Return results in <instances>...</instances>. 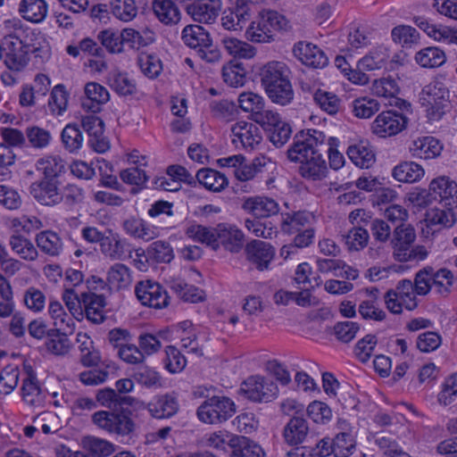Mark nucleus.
<instances>
[{
  "mask_svg": "<svg viewBox=\"0 0 457 457\" xmlns=\"http://www.w3.org/2000/svg\"><path fill=\"white\" fill-rule=\"evenodd\" d=\"M37 170L43 179H56L65 170V162L57 155L45 156L37 162Z\"/></svg>",
  "mask_w": 457,
  "mask_h": 457,
  "instance_id": "nucleus-39",
  "label": "nucleus"
},
{
  "mask_svg": "<svg viewBox=\"0 0 457 457\" xmlns=\"http://www.w3.org/2000/svg\"><path fill=\"white\" fill-rule=\"evenodd\" d=\"M265 166L266 157L259 156L254 158L252 162L248 164L241 162V164L232 171L239 181H248L253 179L259 174H262Z\"/></svg>",
  "mask_w": 457,
  "mask_h": 457,
  "instance_id": "nucleus-42",
  "label": "nucleus"
},
{
  "mask_svg": "<svg viewBox=\"0 0 457 457\" xmlns=\"http://www.w3.org/2000/svg\"><path fill=\"white\" fill-rule=\"evenodd\" d=\"M61 328H52L46 340V349L53 354L64 355L71 347L70 340L65 333L60 332Z\"/></svg>",
  "mask_w": 457,
  "mask_h": 457,
  "instance_id": "nucleus-47",
  "label": "nucleus"
},
{
  "mask_svg": "<svg viewBox=\"0 0 457 457\" xmlns=\"http://www.w3.org/2000/svg\"><path fill=\"white\" fill-rule=\"evenodd\" d=\"M420 103L431 120H439L450 107V92L444 82L434 79L420 93Z\"/></svg>",
  "mask_w": 457,
  "mask_h": 457,
  "instance_id": "nucleus-4",
  "label": "nucleus"
},
{
  "mask_svg": "<svg viewBox=\"0 0 457 457\" xmlns=\"http://www.w3.org/2000/svg\"><path fill=\"white\" fill-rule=\"evenodd\" d=\"M179 408V401L172 395L155 396L146 405L152 417L156 419H168L175 415Z\"/></svg>",
  "mask_w": 457,
  "mask_h": 457,
  "instance_id": "nucleus-21",
  "label": "nucleus"
},
{
  "mask_svg": "<svg viewBox=\"0 0 457 457\" xmlns=\"http://www.w3.org/2000/svg\"><path fill=\"white\" fill-rule=\"evenodd\" d=\"M148 258L156 262L169 263L174 258L173 249L166 241H154L146 249Z\"/></svg>",
  "mask_w": 457,
  "mask_h": 457,
  "instance_id": "nucleus-58",
  "label": "nucleus"
},
{
  "mask_svg": "<svg viewBox=\"0 0 457 457\" xmlns=\"http://www.w3.org/2000/svg\"><path fill=\"white\" fill-rule=\"evenodd\" d=\"M98 404L114 411L122 410L123 406H130L133 398L118 394L115 389L104 387L99 389L96 395Z\"/></svg>",
  "mask_w": 457,
  "mask_h": 457,
  "instance_id": "nucleus-31",
  "label": "nucleus"
},
{
  "mask_svg": "<svg viewBox=\"0 0 457 457\" xmlns=\"http://www.w3.org/2000/svg\"><path fill=\"white\" fill-rule=\"evenodd\" d=\"M407 124V118L395 111L382 112L372 123V131L380 137H391L401 132Z\"/></svg>",
  "mask_w": 457,
  "mask_h": 457,
  "instance_id": "nucleus-10",
  "label": "nucleus"
},
{
  "mask_svg": "<svg viewBox=\"0 0 457 457\" xmlns=\"http://www.w3.org/2000/svg\"><path fill=\"white\" fill-rule=\"evenodd\" d=\"M416 239L415 229L409 224H398L393 230L390 245L393 247V254L398 262H408L410 253L408 249L411 247Z\"/></svg>",
  "mask_w": 457,
  "mask_h": 457,
  "instance_id": "nucleus-11",
  "label": "nucleus"
},
{
  "mask_svg": "<svg viewBox=\"0 0 457 457\" xmlns=\"http://www.w3.org/2000/svg\"><path fill=\"white\" fill-rule=\"evenodd\" d=\"M123 46L128 44L133 49H140L155 40L154 33L148 29L136 30L132 28H126L121 30Z\"/></svg>",
  "mask_w": 457,
  "mask_h": 457,
  "instance_id": "nucleus-37",
  "label": "nucleus"
},
{
  "mask_svg": "<svg viewBox=\"0 0 457 457\" xmlns=\"http://www.w3.org/2000/svg\"><path fill=\"white\" fill-rule=\"evenodd\" d=\"M21 391L22 398L28 404L32 406H39L43 404L45 395L37 378L34 375L29 374L23 380Z\"/></svg>",
  "mask_w": 457,
  "mask_h": 457,
  "instance_id": "nucleus-40",
  "label": "nucleus"
},
{
  "mask_svg": "<svg viewBox=\"0 0 457 457\" xmlns=\"http://www.w3.org/2000/svg\"><path fill=\"white\" fill-rule=\"evenodd\" d=\"M308 421L303 416H293L283 428V438L288 445L303 444L310 436Z\"/></svg>",
  "mask_w": 457,
  "mask_h": 457,
  "instance_id": "nucleus-17",
  "label": "nucleus"
},
{
  "mask_svg": "<svg viewBox=\"0 0 457 457\" xmlns=\"http://www.w3.org/2000/svg\"><path fill=\"white\" fill-rule=\"evenodd\" d=\"M181 38L186 46L197 52L199 48L209 46L212 38L209 33L199 25H187L182 30Z\"/></svg>",
  "mask_w": 457,
  "mask_h": 457,
  "instance_id": "nucleus-33",
  "label": "nucleus"
},
{
  "mask_svg": "<svg viewBox=\"0 0 457 457\" xmlns=\"http://www.w3.org/2000/svg\"><path fill=\"white\" fill-rule=\"evenodd\" d=\"M239 393L252 402L268 403L277 397L278 388L273 381L255 375L250 376L241 384Z\"/></svg>",
  "mask_w": 457,
  "mask_h": 457,
  "instance_id": "nucleus-8",
  "label": "nucleus"
},
{
  "mask_svg": "<svg viewBox=\"0 0 457 457\" xmlns=\"http://www.w3.org/2000/svg\"><path fill=\"white\" fill-rule=\"evenodd\" d=\"M242 209L254 216V218L262 219L275 215L278 212L279 207L278 203L272 198L265 196H253L246 198Z\"/></svg>",
  "mask_w": 457,
  "mask_h": 457,
  "instance_id": "nucleus-19",
  "label": "nucleus"
},
{
  "mask_svg": "<svg viewBox=\"0 0 457 457\" xmlns=\"http://www.w3.org/2000/svg\"><path fill=\"white\" fill-rule=\"evenodd\" d=\"M294 55L306 66L312 68H323L328 59L325 53L316 45L309 42H298L293 48Z\"/></svg>",
  "mask_w": 457,
  "mask_h": 457,
  "instance_id": "nucleus-15",
  "label": "nucleus"
},
{
  "mask_svg": "<svg viewBox=\"0 0 457 457\" xmlns=\"http://www.w3.org/2000/svg\"><path fill=\"white\" fill-rule=\"evenodd\" d=\"M69 94L62 84H58L51 91L48 107L54 115H62L67 109Z\"/></svg>",
  "mask_w": 457,
  "mask_h": 457,
  "instance_id": "nucleus-61",
  "label": "nucleus"
},
{
  "mask_svg": "<svg viewBox=\"0 0 457 457\" xmlns=\"http://www.w3.org/2000/svg\"><path fill=\"white\" fill-rule=\"evenodd\" d=\"M311 214L307 212H296L292 214L287 213L281 223V229L287 234H294L301 231L310 223Z\"/></svg>",
  "mask_w": 457,
  "mask_h": 457,
  "instance_id": "nucleus-52",
  "label": "nucleus"
},
{
  "mask_svg": "<svg viewBox=\"0 0 457 457\" xmlns=\"http://www.w3.org/2000/svg\"><path fill=\"white\" fill-rule=\"evenodd\" d=\"M170 288L185 301L191 303L203 301V291L182 279H173L170 282Z\"/></svg>",
  "mask_w": 457,
  "mask_h": 457,
  "instance_id": "nucleus-59",
  "label": "nucleus"
},
{
  "mask_svg": "<svg viewBox=\"0 0 457 457\" xmlns=\"http://www.w3.org/2000/svg\"><path fill=\"white\" fill-rule=\"evenodd\" d=\"M293 244L286 245L280 249V256L287 259L290 255L297 253L298 248L309 246L313 242L315 231L313 228H305L296 232Z\"/></svg>",
  "mask_w": 457,
  "mask_h": 457,
  "instance_id": "nucleus-46",
  "label": "nucleus"
},
{
  "mask_svg": "<svg viewBox=\"0 0 457 457\" xmlns=\"http://www.w3.org/2000/svg\"><path fill=\"white\" fill-rule=\"evenodd\" d=\"M245 252L247 259L256 266L259 270L268 269L274 257V248L266 242L253 240L246 245Z\"/></svg>",
  "mask_w": 457,
  "mask_h": 457,
  "instance_id": "nucleus-18",
  "label": "nucleus"
},
{
  "mask_svg": "<svg viewBox=\"0 0 457 457\" xmlns=\"http://www.w3.org/2000/svg\"><path fill=\"white\" fill-rule=\"evenodd\" d=\"M111 12L122 21H130L137 14L135 0H111Z\"/></svg>",
  "mask_w": 457,
  "mask_h": 457,
  "instance_id": "nucleus-53",
  "label": "nucleus"
},
{
  "mask_svg": "<svg viewBox=\"0 0 457 457\" xmlns=\"http://www.w3.org/2000/svg\"><path fill=\"white\" fill-rule=\"evenodd\" d=\"M4 35L2 38L4 63L12 71H21L29 62V54L38 56L40 47L36 46V33L19 18L4 21Z\"/></svg>",
  "mask_w": 457,
  "mask_h": 457,
  "instance_id": "nucleus-2",
  "label": "nucleus"
},
{
  "mask_svg": "<svg viewBox=\"0 0 457 457\" xmlns=\"http://www.w3.org/2000/svg\"><path fill=\"white\" fill-rule=\"evenodd\" d=\"M100 250L104 255L113 261L131 258L132 253L131 245L118 235L106 237L100 245Z\"/></svg>",
  "mask_w": 457,
  "mask_h": 457,
  "instance_id": "nucleus-23",
  "label": "nucleus"
},
{
  "mask_svg": "<svg viewBox=\"0 0 457 457\" xmlns=\"http://www.w3.org/2000/svg\"><path fill=\"white\" fill-rule=\"evenodd\" d=\"M287 27V20L284 15L276 11L263 10L248 27L246 36L252 42H270L273 39L274 31L286 29Z\"/></svg>",
  "mask_w": 457,
  "mask_h": 457,
  "instance_id": "nucleus-5",
  "label": "nucleus"
},
{
  "mask_svg": "<svg viewBox=\"0 0 457 457\" xmlns=\"http://www.w3.org/2000/svg\"><path fill=\"white\" fill-rule=\"evenodd\" d=\"M245 69L242 62H230L222 69V77L226 84L230 87H242L245 83Z\"/></svg>",
  "mask_w": 457,
  "mask_h": 457,
  "instance_id": "nucleus-49",
  "label": "nucleus"
},
{
  "mask_svg": "<svg viewBox=\"0 0 457 457\" xmlns=\"http://www.w3.org/2000/svg\"><path fill=\"white\" fill-rule=\"evenodd\" d=\"M81 127L88 135L90 146L97 153L106 152L110 145L105 138L104 123L101 118L94 114L83 116Z\"/></svg>",
  "mask_w": 457,
  "mask_h": 457,
  "instance_id": "nucleus-12",
  "label": "nucleus"
},
{
  "mask_svg": "<svg viewBox=\"0 0 457 457\" xmlns=\"http://www.w3.org/2000/svg\"><path fill=\"white\" fill-rule=\"evenodd\" d=\"M237 411L234 401L223 395L205 399L197 408L198 420L205 424L217 425L229 420Z\"/></svg>",
  "mask_w": 457,
  "mask_h": 457,
  "instance_id": "nucleus-6",
  "label": "nucleus"
},
{
  "mask_svg": "<svg viewBox=\"0 0 457 457\" xmlns=\"http://www.w3.org/2000/svg\"><path fill=\"white\" fill-rule=\"evenodd\" d=\"M313 100L321 110L331 115L336 114L340 108L341 100L332 92L318 89L313 95Z\"/></svg>",
  "mask_w": 457,
  "mask_h": 457,
  "instance_id": "nucleus-63",
  "label": "nucleus"
},
{
  "mask_svg": "<svg viewBox=\"0 0 457 457\" xmlns=\"http://www.w3.org/2000/svg\"><path fill=\"white\" fill-rule=\"evenodd\" d=\"M238 103L244 112H250L251 120H253L265 107L263 97L253 92L241 93Z\"/></svg>",
  "mask_w": 457,
  "mask_h": 457,
  "instance_id": "nucleus-50",
  "label": "nucleus"
},
{
  "mask_svg": "<svg viewBox=\"0 0 457 457\" xmlns=\"http://www.w3.org/2000/svg\"><path fill=\"white\" fill-rule=\"evenodd\" d=\"M18 12L24 20L40 23L47 15L48 4L45 0H21Z\"/></svg>",
  "mask_w": 457,
  "mask_h": 457,
  "instance_id": "nucleus-30",
  "label": "nucleus"
},
{
  "mask_svg": "<svg viewBox=\"0 0 457 457\" xmlns=\"http://www.w3.org/2000/svg\"><path fill=\"white\" fill-rule=\"evenodd\" d=\"M137 298L143 305L155 309L167 307L170 297L167 291L157 282L141 281L135 287Z\"/></svg>",
  "mask_w": 457,
  "mask_h": 457,
  "instance_id": "nucleus-9",
  "label": "nucleus"
},
{
  "mask_svg": "<svg viewBox=\"0 0 457 457\" xmlns=\"http://www.w3.org/2000/svg\"><path fill=\"white\" fill-rule=\"evenodd\" d=\"M416 62L424 68H436L445 62L446 57L438 47H426L416 54Z\"/></svg>",
  "mask_w": 457,
  "mask_h": 457,
  "instance_id": "nucleus-45",
  "label": "nucleus"
},
{
  "mask_svg": "<svg viewBox=\"0 0 457 457\" xmlns=\"http://www.w3.org/2000/svg\"><path fill=\"white\" fill-rule=\"evenodd\" d=\"M124 231L130 237L144 241H150L157 237L156 228L137 217H129L122 223Z\"/></svg>",
  "mask_w": 457,
  "mask_h": 457,
  "instance_id": "nucleus-28",
  "label": "nucleus"
},
{
  "mask_svg": "<svg viewBox=\"0 0 457 457\" xmlns=\"http://www.w3.org/2000/svg\"><path fill=\"white\" fill-rule=\"evenodd\" d=\"M31 195L41 204L54 206L61 203L56 179H42L29 187Z\"/></svg>",
  "mask_w": 457,
  "mask_h": 457,
  "instance_id": "nucleus-14",
  "label": "nucleus"
},
{
  "mask_svg": "<svg viewBox=\"0 0 457 457\" xmlns=\"http://www.w3.org/2000/svg\"><path fill=\"white\" fill-rule=\"evenodd\" d=\"M196 179L206 189L213 192L223 190L228 184L224 174L210 168L199 170L196 173Z\"/></svg>",
  "mask_w": 457,
  "mask_h": 457,
  "instance_id": "nucleus-35",
  "label": "nucleus"
},
{
  "mask_svg": "<svg viewBox=\"0 0 457 457\" xmlns=\"http://www.w3.org/2000/svg\"><path fill=\"white\" fill-rule=\"evenodd\" d=\"M132 281L130 270L122 263H115L107 273L108 286L121 288L129 286Z\"/></svg>",
  "mask_w": 457,
  "mask_h": 457,
  "instance_id": "nucleus-54",
  "label": "nucleus"
},
{
  "mask_svg": "<svg viewBox=\"0 0 457 457\" xmlns=\"http://www.w3.org/2000/svg\"><path fill=\"white\" fill-rule=\"evenodd\" d=\"M83 314L92 323L100 324L104 321V309L106 305L105 297L93 292L82 293Z\"/></svg>",
  "mask_w": 457,
  "mask_h": 457,
  "instance_id": "nucleus-20",
  "label": "nucleus"
},
{
  "mask_svg": "<svg viewBox=\"0 0 457 457\" xmlns=\"http://www.w3.org/2000/svg\"><path fill=\"white\" fill-rule=\"evenodd\" d=\"M86 98L82 100L81 106L84 110L96 113L101 111L102 105L110 99L108 90L96 82H88L85 86Z\"/></svg>",
  "mask_w": 457,
  "mask_h": 457,
  "instance_id": "nucleus-22",
  "label": "nucleus"
},
{
  "mask_svg": "<svg viewBox=\"0 0 457 457\" xmlns=\"http://www.w3.org/2000/svg\"><path fill=\"white\" fill-rule=\"evenodd\" d=\"M429 191L435 198L437 196L445 201V206H457V183L448 177L434 179L429 185Z\"/></svg>",
  "mask_w": 457,
  "mask_h": 457,
  "instance_id": "nucleus-26",
  "label": "nucleus"
},
{
  "mask_svg": "<svg viewBox=\"0 0 457 457\" xmlns=\"http://www.w3.org/2000/svg\"><path fill=\"white\" fill-rule=\"evenodd\" d=\"M454 206H447L444 209H431L426 214V221L428 226L441 225L445 228H451L456 222V217L453 211Z\"/></svg>",
  "mask_w": 457,
  "mask_h": 457,
  "instance_id": "nucleus-57",
  "label": "nucleus"
},
{
  "mask_svg": "<svg viewBox=\"0 0 457 457\" xmlns=\"http://www.w3.org/2000/svg\"><path fill=\"white\" fill-rule=\"evenodd\" d=\"M333 444L335 457H349L356 447L353 436L346 431L338 433L333 439Z\"/></svg>",
  "mask_w": 457,
  "mask_h": 457,
  "instance_id": "nucleus-62",
  "label": "nucleus"
},
{
  "mask_svg": "<svg viewBox=\"0 0 457 457\" xmlns=\"http://www.w3.org/2000/svg\"><path fill=\"white\" fill-rule=\"evenodd\" d=\"M326 150L325 134L309 129L296 133L287 154L290 162L300 163L299 173L303 178L315 181L327 176Z\"/></svg>",
  "mask_w": 457,
  "mask_h": 457,
  "instance_id": "nucleus-1",
  "label": "nucleus"
},
{
  "mask_svg": "<svg viewBox=\"0 0 457 457\" xmlns=\"http://www.w3.org/2000/svg\"><path fill=\"white\" fill-rule=\"evenodd\" d=\"M287 68L280 62H270L260 69L259 78L269 98L275 104L287 105L294 99V90Z\"/></svg>",
  "mask_w": 457,
  "mask_h": 457,
  "instance_id": "nucleus-3",
  "label": "nucleus"
},
{
  "mask_svg": "<svg viewBox=\"0 0 457 457\" xmlns=\"http://www.w3.org/2000/svg\"><path fill=\"white\" fill-rule=\"evenodd\" d=\"M215 228H210L200 224H191L186 228L185 234L195 241L206 244L213 250H217L215 243Z\"/></svg>",
  "mask_w": 457,
  "mask_h": 457,
  "instance_id": "nucleus-48",
  "label": "nucleus"
},
{
  "mask_svg": "<svg viewBox=\"0 0 457 457\" xmlns=\"http://www.w3.org/2000/svg\"><path fill=\"white\" fill-rule=\"evenodd\" d=\"M221 0H194L187 5V13L195 21L211 24L219 16Z\"/></svg>",
  "mask_w": 457,
  "mask_h": 457,
  "instance_id": "nucleus-13",
  "label": "nucleus"
},
{
  "mask_svg": "<svg viewBox=\"0 0 457 457\" xmlns=\"http://www.w3.org/2000/svg\"><path fill=\"white\" fill-rule=\"evenodd\" d=\"M215 243L217 249L222 245L232 253L238 252L244 244V234L236 226L229 224H219L216 227Z\"/></svg>",
  "mask_w": 457,
  "mask_h": 457,
  "instance_id": "nucleus-16",
  "label": "nucleus"
},
{
  "mask_svg": "<svg viewBox=\"0 0 457 457\" xmlns=\"http://www.w3.org/2000/svg\"><path fill=\"white\" fill-rule=\"evenodd\" d=\"M97 39L110 54H120L123 52V40L121 31L107 29L97 34Z\"/></svg>",
  "mask_w": 457,
  "mask_h": 457,
  "instance_id": "nucleus-51",
  "label": "nucleus"
},
{
  "mask_svg": "<svg viewBox=\"0 0 457 457\" xmlns=\"http://www.w3.org/2000/svg\"><path fill=\"white\" fill-rule=\"evenodd\" d=\"M392 175L399 182L414 183L424 177L425 170L414 162H403L393 169Z\"/></svg>",
  "mask_w": 457,
  "mask_h": 457,
  "instance_id": "nucleus-34",
  "label": "nucleus"
},
{
  "mask_svg": "<svg viewBox=\"0 0 457 457\" xmlns=\"http://www.w3.org/2000/svg\"><path fill=\"white\" fill-rule=\"evenodd\" d=\"M233 143H240L244 148L253 149L262 140L259 129L253 123L239 121L232 126Z\"/></svg>",
  "mask_w": 457,
  "mask_h": 457,
  "instance_id": "nucleus-24",
  "label": "nucleus"
},
{
  "mask_svg": "<svg viewBox=\"0 0 457 457\" xmlns=\"http://www.w3.org/2000/svg\"><path fill=\"white\" fill-rule=\"evenodd\" d=\"M82 445L95 457H107L114 452V446L112 443L95 436L84 437Z\"/></svg>",
  "mask_w": 457,
  "mask_h": 457,
  "instance_id": "nucleus-55",
  "label": "nucleus"
},
{
  "mask_svg": "<svg viewBox=\"0 0 457 457\" xmlns=\"http://www.w3.org/2000/svg\"><path fill=\"white\" fill-rule=\"evenodd\" d=\"M9 244L11 248L22 259L34 261L37 257V251L31 241L20 235H12Z\"/></svg>",
  "mask_w": 457,
  "mask_h": 457,
  "instance_id": "nucleus-56",
  "label": "nucleus"
},
{
  "mask_svg": "<svg viewBox=\"0 0 457 457\" xmlns=\"http://www.w3.org/2000/svg\"><path fill=\"white\" fill-rule=\"evenodd\" d=\"M38 248L49 256H58L63 247L62 240L56 232L45 230L37 235Z\"/></svg>",
  "mask_w": 457,
  "mask_h": 457,
  "instance_id": "nucleus-38",
  "label": "nucleus"
},
{
  "mask_svg": "<svg viewBox=\"0 0 457 457\" xmlns=\"http://www.w3.org/2000/svg\"><path fill=\"white\" fill-rule=\"evenodd\" d=\"M131 158H134V155H131ZM145 159V156H142L141 160L136 161L132 159V162L137 163V166L122 170L120 172V178L124 183L137 187L136 188H132L133 194H137L142 188H144L148 180V176L145 171L139 167L146 164V162H144Z\"/></svg>",
  "mask_w": 457,
  "mask_h": 457,
  "instance_id": "nucleus-32",
  "label": "nucleus"
},
{
  "mask_svg": "<svg viewBox=\"0 0 457 457\" xmlns=\"http://www.w3.org/2000/svg\"><path fill=\"white\" fill-rule=\"evenodd\" d=\"M61 140L63 147L69 153H77L82 147L84 141L79 126L76 123L67 124L62 130Z\"/></svg>",
  "mask_w": 457,
  "mask_h": 457,
  "instance_id": "nucleus-41",
  "label": "nucleus"
},
{
  "mask_svg": "<svg viewBox=\"0 0 457 457\" xmlns=\"http://www.w3.org/2000/svg\"><path fill=\"white\" fill-rule=\"evenodd\" d=\"M409 150L413 158L428 160L439 156L443 145L439 140L433 137H424L414 140Z\"/></svg>",
  "mask_w": 457,
  "mask_h": 457,
  "instance_id": "nucleus-27",
  "label": "nucleus"
},
{
  "mask_svg": "<svg viewBox=\"0 0 457 457\" xmlns=\"http://www.w3.org/2000/svg\"><path fill=\"white\" fill-rule=\"evenodd\" d=\"M391 36L395 43L401 44L403 47H411L417 44L420 39V33L411 26L400 25L392 29Z\"/></svg>",
  "mask_w": 457,
  "mask_h": 457,
  "instance_id": "nucleus-64",
  "label": "nucleus"
},
{
  "mask_svg": "<svg viewBox=\"0 0 457 457\" xmlns=\"http://www.w3.org/2000/svg\"><path fill=\"white\" fill-rule=\"evenodd\" d=\"M389 59L387 48L379 46L358 62V67L365 71L385 68Z\"/></svg>",
  "mask_w": 457,
  "mask_h": 457,
  "instance_id": "nucleus-44",
  "label": "nucleus"
},
{
  "mask_svg": "<svg viewBox=\"0 0 457 457\" xmlns=\"http://www.w3.org/2000/svg\"><path fill=\"white\" fill-rule=\"evenodd\" d=\"M107 82L110 87L120 96H131L136 90V83L126 72L113 70L108 74Z\"/></svg>",
  "mask_w": 457,
  "mask_h": 457,
  "instance_id": "nucleus-36",
  "label": "nucleus"
},
{
  "mask_svg": "<svg viewBox=\"0 0 457 457\" xmlns=\"http://www.w3.org/2000/svg\"><path fill=\"white\" fill-rule=\"evenodd\" d=\"M162 361L165 369L171 374L181 372L187 365L186 357L173 345H168L165 348V357Z\"/></svg>",
  "mask_w": 457,
  "mask_h": 457,
  "instance_id": "nucleus-60",
  "label": "nucleus"
},
{
  "mask_svg": "<svg viewBox=\"0 0 457 457\" xmlns=\"http://www.w3.org/2000/svg\"><path fill=\"white\" fill-rule=\"evenodd\" d=\"M152 9L157 20L165 26L172 27L181 21V12L173 0H153Z\"/></svg>",
  "mask_w": 457,
  "mask_h": 457,
  "instance_id": "nucleus-25",
  "label": "nucleus"
},
{
  "mask_svg": "<svg viewBox=\"0 0 457 457\" xmlns=\"http://www.w3.org/2000/svg\"><path fill=\"white\" fill-rule=\"evenodd\" d=\"M210 110L214 118L226 122L235 120L239 113L236 104L228 99L212 101Z\"/></svg>",
  "mask_w": 457,
  "mask_h": 457,
  "instance_id": "nucleus-43",
  "label": "nucleus"
},
{
  "mask_svg": "<svg viewBox=\"0 0 457 457\" xmlns=\"http://www.w3.org/2000/svg\"><path fill=\"white\" fill-rule=\"evenodd\" d=\"M346 153L350 160L361 169L370 168L376 161L375 152L366 141L350 145Z\"/></svg>",
  "mask_w": 457,
  "mask_h": 457,
  "instance_id": "nucleus-29",
  "label": "nucleus"
},
{
  "mask_svg": "<svg viewBox=\"0 0 457 457\" xmlns=\"http://www.w3.org/2000/svg\"><path fill=\"white\" fill-rule=\"evenodd\" d=\"M92 421L99 428L119 436H129L136 428L131 418L122 411H98L92 415Z\"/></svg>",
  "mask_w": 457,
  "mask_h": 457,
  "instance_id": "nucleus-7",
  "label": "nucleus"
}]
</instances>
